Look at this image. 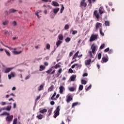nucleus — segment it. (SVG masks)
I'll list each match as a JSON object with an SVG mask.
<instances>
[{"mask_svg": "<svg viewBox=\"0 0 124 124\" xmlns=\"http://www.w3.org/2000/svg\"><path fill=\"white\" fill-rule=\"evenodd\" d=\"M62 68H60L59 71H58V72L60 73V74H61V73H62Z\"/></svg>", "mask_w": 124, "mask_h": 124, "instance_id": "60", "label": "nucleus"}, {"mask_svg": "<svg viewBox=\"0 0 124 124\" xmlns=\"http://www.w3.org/2000/svg\"><path fill=\"white\" fill-rule=\"evenodd\" d=\"M12 120H13V115H9L6 117V121L8 123L12 122Z\"/></svg>", "mask_w": 124, "mask_h": 124, "instance_id": "5", "label": "nucleus"}, {"mask_svg": "<svg viewBox=\"0 0 124 124\" xmlns=\"http://www.w3.org/2000/svg\"><path fill=\"white\" fill-rule=\"evenodd\" d=\"M13 124H17V118L14 120Z\"/></svg>", "mask_w": 124, "mask_h": 124, "instance_id": "48", "label": "nucleus"}, {"mask_svg": "<svg viewBox=\"0 0 124 124\" xmlns=\"http://www.w3.org/2000/svg\"><path fill=\"white\" fill-rule=\"evenodd\" d=\"M51 72H52V68H50L49 70H48L47 71H46V73H48V74H50V73H51Z\"/></svg>", "mask_w": 124, "mask_h": 124, "instance_id": "43", "label": "nucleus"}, {"mask_svg": "<svg viewBox=\"0 0 124 124\" xmlns=\"http://www.w3.org/2000/svg\"><path fill=\"white\" fill-rule=\"evenodd\" d=\"M69 91H70V92H74L75 91H76V88L70 87L69 88Z\"/></svg>", "mask_w": 124, "mask_h": 124, "instance_id": "25", "label": "nucleus"}, {"mask_svg": "<svg viewBox=\"0 0 124 124\" xmlns=\"http://www.w3.org/2000/svg\"><path fill=\"white\" fill-rule=\"evenodd\" d=\"M72 100H73V98L72 97V95H70L68 96L67 99L66 100L67 103H69V102H70V101H72Z\"/></svg>", "mask_w": 124, "mask_h": 124, "instance_id": "11", "label": "nucleus"}, {"mask_svg": "<svg viewBox=\"0 0 124 124\" xmlns=\"http://www.w3.org/2000/svg\"><path fill=\"white\" fill-rule=\"evenodd\" d=\"M98 60H100V59H101V53H99L98 54Z\"/></svg>", "mask_w": 124, "mask_h": 124, "instance_id": "51", "label": "nucleus"}, {"mask_svg": "<svg viewBox=\"0 0 124 124\" xmlns=\"http://www.w3.org/2000/svg\"><path fill=\"white\" fill-rule=\"evenodd\" d=\"M5 47H6V48H8L11 51V50H13V48L9 47V46H5Z\"/></svg>", "mask_w": 124, "mask_h": 124, "instance_id": "52", "label": "nucleus"}, {"mask_svg": "<svg viewBox=\"0 0 124 124\" xmlns=\"http://www.w3.org/2000/svg\"><path fill=\"white\" fill-rule=\"evenodd\" d=\"M10 75L11 77H15V73L12 72Z\"/></svg>", "mask_w": 124, "mask_h": 124, "instance_id": "50", "label": "nucleus"}, {"mask_svg": "<svg viewBox=\"0 0 124 124\" xmlns=\"http://www.w3.org/2000/svg\"><path fill=\"white\" fill-rule=\"evenodd\" d=\"M59 90H60V93H61V94H62V93H63V91L65 90V88H64V87L62 85L60 87Z\"/></svg>", "mask_w": 124, "mask_h": 124, "instance_id": "7", "label": "nucleus"}, {"mask_svg": "<svg viewBox=\"0 0 124 124\" xmlns=\"http://www.w3.org/2000/svg\"><path fill=\"white\" fill-rule=\"evenodd\" d=\"M39 12H41V11H38L35 13V15L37 16L38 18H40V16L38 15V13H39Z\"/></svg>", "mask_w": 124, "mask_h": 124, "instance_id": "38", "label": "nucleus"}, {"mask_svg": "<svg viewBox=\"0 0 124 124\" xmlns=\"http://www.w3.org/2000/svg\"><path fill=\"white\" fill-rule=\"evenodd\" d=\"M59 11H60V8H54L53 9V13H54V14H57V13H58Z\"/></svg>", "mask_w": 124, "mask_h": 124, "instance_id": "19", "label": "nucleus"}, {"mask_svg": "<svg viewBox=\"0 0 124 124\" xmlns=\"http://www.w3.org/2000/svg\"><path fill=\"white\" fill-rule=\"evenodd\" d=\"M6 111H10V110H11V106H8V107L6 108Z\"/></svg>", "mask_w": 124, "mask_h": 124, "instance_id": "42", "label": "nucleus"}, {"mask_svg": "<svg viewBox=\"0 0 124 124\" xmlns=\"http://www.w3.org/2000/svg\"><path fill=\"white\" fill-rule=\"evenodd\" d=\"M77 105H78V102H75V103H73L72 105V108H74V107H75V106H77Z\"/></svg>", "mask_w": 124, "mask_h": 124, "instance_id": "31", "label": "nucleus"}, {"mask_svg": "<svg viewBox=\"0 0 124 124\" xmlns=\"http://www.w3.org/2000/svg\"><path fill=\"white\" fill-rule=\"evenodd\" d=\"M68 71L69 73H73L74 72L73 70H72L71 68H70Z\"/></svg>", "mask_w": 124, "mask_h": 124, "instance_id": "53", "label": "nucleus"}, {"mask_svg": "<svg viewBox=\"0 0 124 124\" xmlns=\"http://www.w3.org/2000/svg\"><path fill=\"white\" fill-rule=\"evenodd\" d=\"M45 68V67H44V66L42 65H40L39 71H42V70H44Z\"/></svg>", "mask_w": 124, "mask_h": 124, "instance_id": "29", "label": "nucleus"}, {"mask_svg": "<svg viewBox=\"0 0 124 124\" xmlns=\"http://www.w3.org/2000/svg\"><path fill=\"white\" fill-rule=\"evenodd\" d=\"M51 105H55V102L54 101H52L50 102Z\"/></svg>", "mask_w": 124, "mask_h": 124, "instance_id": "59", "label": "nucleus"}, {"mask_svg": "<svg viewBox=\"0 0 124 124\" xmlns=\"http://www.w3.org/2000/svg\"><path fill=\"white\" fill-rule=\"evenodd\" d=\"M63 10H64V7L63 6V5H62V8L60 10L61 13H62Z\"/></svg>", "mask_w": 124, "mask_h": 124, "instance_id": "37", "label": "nucleus"}, {"mask_svg": "<svg viewBox=\"0 0 124 124\" xmlns=\"http://www.w3.org/2000/svg\"><path fill=\"white\" fill-rule=\"evenodd\" d=\"M4 51H5L7 56H8V57H10V53H9V52L8 51H7V50H6V49H4Z\"/></svg>", "mask_w": 124, "mask_h": 124, "instance_id": "35", "label": "nucleus"}, {"mask_svg": "<svg viewBox=\"0 0 124 124\" xmlns=\"http://www.w3.org/2000/svg\"><path fill=\"white\" fill-rule=\"evenodd\" d=\"M77 65H78V63L74 64L73 65H72L71 68H75V66H77Z\"/></svg>", "mask_w": 124, "mask_h": 124, "instance_id": "44", "label": "nucleus"}, {"mask_svg": "<svg viewBox=\"0 0 124 124\" xmlns=\"http://www.w3.org/2000/svg\"><path fill=\"white\" fill-rule=\"evenodd\" d=\"M91 49L92 51H89L88 52V56L91 59H94L95 51H96V49H97V46L94 44H93L91 46Z\"/></svg>", "mask_w": 124, "mask_h": 124, "instance_id": "1", "label": "nucleus"}, {"mask_svg": "<svg viewBox=\"0 0 124 124\" xmlns=\"http://www.w3.org/2000/svg\"><path fill=\"white\" fill-rule=\"evenodd\" d=\"M97 36H98V34H92L90 37V42H93V41H94V40L97 39Z\"/></svg>", "mask_w": 124, "mask_h": 124, "instance_id": "3", "label": "nucleus"}, {"mask_svg": "<svg viewBox=\"0 0 124 124\" xmlns=\"http://www.w3.org/2000/svg\"><path fill=\"white\" fill-rule=\"evenodd\" d=\"M39 99H40V95L37 97V98H36V100H38Z\"/></svg>", "mask_w": 124, "mask_h": 124, "instance_id": "63", "label": "nucleus"}, {"mask_svg": "<svg viewBox=\"0 0 124 124\" xmlns=\"http://www.w3.org/2000/svg\"><path fill=\"white\" fill-rule=\"evenodd\" d=\"M54 90V85H52L48 89V92H52Z\"/></svg>", "mask_w": 124, "mask_h": 124, "instance_id": "26", "label": "nucleus"}, {"mask_svg": "<svg viewBox=\"0 0 124 124\" xmlns=\"http://www.w3.org/2000/svg\"><path fill=\"white\" fill-rule=\"evenodd\" d=\"M91 62H92V59L86 60L85 61V65H90Z\"/></svg>", "mask_w": 124, "mask_h": 124, "instance_id": "9", "label": "nucleus"}, {"mask_svg": "<svg viewBox=\"0 0 124 124\" xmlns=\"http://www.w3.org/2000/svg\"><path fill=\"white\" fill-rule=\"evenodd\" d=\"M16 11H18L14 9H11L9 10L10 13H14L16 12Z\"/></svg>", "mask_w": 124, "mask_h": 124, "instance_id": "28", "label": "nucleus"}, {"mask_svg": "<svg viewBox=\"0 0 124 124\" xmlns=\"http://www.w3.org/2000/svg\"><path fill=\"white\" fill-rule=\"evenodd\" d=\"M43 88H44V85H40L38 89V91L40 92V91H42V89H43Z\"/></svg>", "mask_w": 124, "mask_h": 124, "instance_id": "32", "label": "nucleus"}, {"mask_svg": "<svg viewBox=\"0 0 124 124\" xmlns=\"http://www.w3.org/2000/svg\"><path fill=\"white\" fill-rule=\"evenodd\" d=\"M44 64L46 65V66H48V65H49V63H48L47 62H45Z\"/></svg>", "mask_w": 124, "mask_h": 124, "instance_id": "62", "label": "nucleus"}, {"mask_svg": "<svg viewBox=\"0 0 124 124\" xmlns=\"http://www.w3.org/2000/svg\"><path fill=\"white\" fill-rule=\"evenodd\" d=\"M72 34H73L74 35L76 34V33H77L78 32V31H72Z\"/></svg>", "mask_w": 124, "mask_h": 124, "instance_id": "47", "label": "nucleus"}, {"mask_svg": "<svg viewBox=\"0 0 124 124\" xmlns=\"http://www.w3.org/2000/svg\"><path fill=\"white\" fill-rule=\"evenodd\" d=\"M10 33L8 32V31H6L5 32H4V34H8V35H9Z\"/></svg>", "mask_w": 124, "mask_h": 124, "instance_id": "64", "label": "nucleus"}, {"mask_svg": "<svg viewBox=\"0 0 124 124\" xmlns=\"http://www.w3.org/2000/svg\"><path fill=\"white\" fill-rule=\"evenodd\" d=\"M100 33L102 36H104V33L102 31V28H100Z\"/></svg>", "mask_w": 124, "mask_h": 124, "instance_id": "30", "label": "nucleus"}, {"mask_svg": "<svg viewBox=\"0 0 124 124\" xmlns=\"http://www.w3.org/2000/svg\"><path fill=\"white\" fill-rule=\"evenodd\" d=\"M87 6V3L86 0H81L80 1V7H86Z\"/></svg>", "mask_w": 124, "mask_h": 124, "instance_id": "4", "label": "nucleus"}, {"mask_svg": "<svg viewBox=\"0 0 124 124\" xmlns=\"http://www.w3.org/2000/svg\"><path fill=\"white\" fill-rule=\"evenodd\" d=\"M60 67H61V65L58 63V64H56V65L52 66L51 68H55V69H57V68H59Z\"/></svg>", "mask_w": 124, "mask_h": 124, "instance_id": "21", "label": "nucleus"}, {"mask_svg": "<svg viewBox=\"0 0 124 124\" xmlns=\"http://www.w3.org/2000/svg\"><path fill=\"white\" fill-rule=\"evenodd\" d=\"M90 89H92V85H90L86 90V91H89Z\"/></svg>", "mask_w": 124, "mask_h": 124, "instance_id": "56", "label": "nucleus"}, {"mask_svg": "<svg viewBox=\"0 0 124 124\" xmlns=\"http://www.w3.org/2000/svg\"><path fill=\"white\" fill-rule=\"evenodd\" d=\"M39 112L41 113V114H44V113H47V109L46 108H44V109H41L39 108Z\"/></svg>", "mask_w": 124, "mask_h": 124, "instance_id": "10", "label": "nucleus"}, {"mask_svg": "<svg viewBox=\"0 0 124 124\" xmlns=\"http://www.w3.org/2000/svg\"><path fill=\"white\" fill-rule=\"evenodd\" d=\"M37 118L39 120H42V118H43V115H42V114H40L39 115L37 116Z\"/></svg>", "mask_w": 124, "mask_h": 124, "instance_id": "27", "label": "nucleus"}, {"mask_svg": "<svg viewBox=\"0 0 124 124\" xmlns=\"http://www.w3.org/2000/svg\"><path fill=\"white\" fill-rule=\"evenodd\" d=\"M13 68H7L6 69L5 71V73H8L9 72H10L11 70H12Z\"/></svg>", "mask_w": 124, "mask_h": 124, "instance_id": "22", "label": "nucleus"}, {"mask_svg": "<svg viewBox=\"0 0 124 124\" xmlns=\"http://www.w3.org/2000/svg\"><path fill=\"white\" fill-rule=\"evenodd\" d=\"M83 89H84V86L82 85H79L78 90L79 91H83Z\"/></svg>", "mask_w": 124, "mask_h": 124, "instance_id": "36", "label": "nucleus"}, {"mask_svg": "<svg viewBox=\"0 0 124 124\" xmlns=\"http://www.w3.org/2000/svg\"><path fill=\"white\" fill-rule=\"evenodd\" d=\"M52 111H53V109L52 108H50L48 110V112L49 113L48 114V116H51V115L52 114Z\"/></svg>", "mask_w": 124, "mask_h": 124, "instance_id": "34", "label": "nucleus"}, {"mask_svg": "<svg viewBox=\"0 0 124 124\" xmlns=\"http://www.w3.org/2000/svg\"><path fill=\"white\" fill-rule=\"evenodd\" d=\"M64 29H65V30H68V29H69V26L68 25V24H66L65 26Z\"/></svg>", "mask_w": 124, "mask_h": 124, "instance_id": "46", "label": "nucleus"}, {"mask_svg": "<svg viewBox=\"0 0 124 124\" xmlns=\"http://www.w3.org/2000/svg\"><path fill=\"white\" fill-rule=\"evenodd\" d=\"M52 3L54 6H60V4L56 1H53Z\"/></svg>", "mask_w": 124, "mask_h": 124, "instance_id": "23", "label": "nucleus"}, {"mask_svg": "<svg viewBox=\"0 0 124 124\" xmlns=\"http://www.w3.org/2000/svg\"><path fill=\"white\" fill-rule=\"evenodd\" d=\"M50 44H47L46 46V49H47V50H49V49H50Z\"/></svg>", "mask_w": 124, "mask_h": 124, "instance_id": "45", "label": "nucleus"}, {"mask_svg": "<svg viewBox=\"0 0 124 124\" xmlns=\"http://www.w3.org/2000/svg\"><path fill=\"white\" fill-rule=\"evenodd\" d=\"M40 45H38L37 46H36L35 47V49H39V48H40Z\"/></svg>", "mask_w": 124, "mask_h": 124, "instance_id": "58", "label": "nucleus"}, {"mask_svg": "<svg viewBox=\"0 0 124 124\" xmlns=\"http://www.w3.org/2000/svg\"><path fill=\"white\" fill-rule=\"evenodd\" d=\"M62 42L60 40H58L57 42H56L57 48H58V47H59L60 46V45H61V44H62Z\"/></svg>", "mask_w": 124, "mask_h": 124, "instance_id": "20", "label": "nucleus"}, {"mask_svg": "<svg viewBox=\"0 0 124 124\" xmlns=\"http://www.w3.org/2000/svg\"><path fill=\"white\" fill-rule=\"evenodd\" d=\"M5 115L6 116H9L10 114H9V113H7V112H4V115Z\"/></svg>", "mask_w": 124, "mask_h": 124, "instance_id": "55", "label": "nucleus"}, {"mask_svg": "<svg viewBox=\"0 0 124 124\" xmlns=\"http://www.w3.org/2000/svg\"><path fill=\"white\" fill-rule=\"evenodd\" d=\"M101 27H102V24L99 22H97L95 25L96 31H97L98 29L101 28Z\"/></svg>", "mask_w": 124, "mask_h": 124, "instance_id": "6", "label": "nucleus"}, {"mask_svg": "<svg viewBox=\"0 0 124 124\" xmlns=\"http://www.w3.org/2000/svg\"><path fill=\"white\" fill-rule=\"evenodd\" d=\"M70 40H71V39L69 37H67V38H66L65 39V42H69V41H70Z\"/></svg>", "mask_w": 124, "mask_h": 124, "instance_id": "39", "label": "nucleus"}, {"mask_svg": "<svg viewBox=\"0 0 124 124\" xmlns=\"http://www.w3.org/2000/svg\"><path fill=\"white\" fill-rule=\"evenodd\" d=\"M22 52H23V50H21V51H19V52L16 51H14L13 52V53H14V54L15 55H19V54H21V53H22Z\"/></svg>", "mask_w": 124, "mask_h": 124, "instance_id": "24", "label": "nucleus"}, {"mask_svg": "<svg viewBox=\"0 0 124 124\" xmlns=\"http://www.w3.org/2000/svg\"><path fill=\"white\" fill-rule=\"evenodd\" d=\"M76 78V75H73L70 78V81H71L72 82H73L74 81H75V79Z\"/></svg>", "mask_w": 124, "mask_h": 124, "instance_id": "16", "label": "nucleus"}, {"mask_svg": "<svg viewBox=\"0 0 124 124\" xmlns=\"http://www.w3.org/2000/svg\"><path fill=\"white\" fill-rule=\"evenodd\" d=\"M58 38L60 41H62L63 40V36L62 34H60L58 35Z\"/></svg>", "mask_w": 124, "mask_h": 124, "instance_id": "15", "label": "nucleus"}, {"mask_svg": "<svg viewBox=\"0 0 124 124\" xmlns=\"http://www.w3.org/2000/svg\"><path fill=\"white\" fill-rule=\"evenodd\" d=\"M81 83L83 85H86V84H87V81H86L84 79H82V80H81Z\"/></svg>", "mask_w": 124, "mask_h": 124, "instance_id": "41", "label": "nucleus"}, {"mask_svg": "<svg viewBox=\"0 0 124 124\" xmlns=\"http://www.w3.org/2000/svg\"><path fill=\"white\" fill-rule=\"evenodd\" d=\"M79 51H78L74 55L73 58H72V60H75V59H77L79 56Z\"/></svg>", "mask_w": 124, "mask_h": 124, "instance_id": "13", "label": "nucleus"}, {"mask_svg": "<svg viewBox=\"0 0 124 124\" xmlns=\"http://www.w3.org/2000/svg\"><path fill=\"white\" fill-rule=\"evenodd\" d=\"M56 95H57V93L55 92L53 95L50 98V99L51 100H57V99L56 98H54L55 97Z\"/></svg>", "mask_w": 124, "mask_h": 124, "instance_id": "14", "label": "nucleus"}, {"mask_svg": "<svg viewBox=\"0 0 124 124\" xmlns=\"http://www.w3.org/2000/svg\"><path fill=\"white\" fill-rule=\"evenodd\" d=\"M87 76H88V73H85L83 74V77H87Z\"/></svg>", "mask_w": 124, "mask_h": 124, "instance_id": "57", "label": "nucleus"}, {"mask_svg": "<svg viewBox=\"0 0 124 124\" xmlns=\"http://www.w3.org/2000/svg\"><path fill=\"white\" fill-rule=\"evenodd\" d=\"M99 11L100 14H103V13H104V9L103 8V7H101L99 9Z\"/></svg>", "mask_w": 124, "mask_h": 124, "instance_id": "18", "label": "nucleus"}, {"mask_svg": "<svg viewBox=\"0 0 124 124\" xmlns=\"http://www.w3.org/2000/svg\"><path fill=\"white\" fill-rule=\"evenodd\" d=\"M109 51H110V48L109 47H108L104 50V52H109Z\"/></svg>", "mask_w": 124, "mask_h": 124, "instance_id": "49", "label": "nucleus"}, {"mask_svg": "<svg viewBox=\"0 0 124 124\" xmlns=\"http://www.w3.org/2000/svg\"><path fill=\"white\" fill-rule=\"evenodd\" d=\"M5 104H6V103H5V102H1V105H5Z\"/></svg>", "mask_w": 124, "mask_h": 124, "instance_id": "61", "label": "nucleus"}, {"mask_svg": "<svg viewBox=\"0 0 124 124\" xmlns=\"http://www.w3.org/2000/svg\"><path fill=\"white\" fill-rule=\"evenodd\" d=\"M104 47H105V44H103L100 46V49L102 50V49H103Z\"/></svg>", "mask_w": 124, "mask_h": 124, "instance_id": "40", "label": "nucleus"}, {"mask_svg": "<svg viewBox=\"0 0 124 124\" xmlns=\"http://www.w3.org/2000/svg\"><path fill=\"white\" fill-rule=\"evenodd\" d=\"M12 24L14 26H17V22H16L15 21H13Z\"/></svg>", "mask_w": 124, "mask_h": 124, "instance_id": "54", "label": "nucleus"}, {"mask_svg": "<svg viewBox=\"0 0 124 124\" xmlns=\"http://www.w3.org/2000/svg\"><path fill=\"white\" fill-rule=\"evenodd\" d=\"M93 14L97 19H99L100 16L99 15V13H97V10H95L93 12Z\"/></svg>", "mask_w": 124, "mask_h": 124, "instance_id": "8", "label": "nucleus"}, {"mask_svg": "<svg viewBox=\"0 0 124 124\" xmlns=\"http://www.w3.org/2000/svg\"><path fill=\"white\" fill-rule=\"evenodd\" d=\"M60 106H58L56 108V109L54 111V115H53L54 118L56 119L60 115Z\"/></svg>", "mask_w": 124, "mask_h": 124, "instance_id": "2", "label": "nucleus"}, {"mask_svg": "<svg viewBox=\"0 0 124 124\" xmlns=\"http://www.w3.org/2000/svg\"><path fill=\"white\" fill-rule=\"evenodd\" d=\"M105 25L106 27L110 26V22L109 21H106L105 22Z\"/></svg>", "mask_w": 124, "mask_h": 124, "instance_id": "33", "label": "nucleus"}, {"mask_svg": "<svg viewBox=\"0 0 124 124\" xmlns=\"http://www.w3.org/2000/svg\"><path fill=\"white\" fill-rule=\"evenodd\" d=\"M8 24H9V20H7V19L4 20L2 22V25L3 26H7V25H8Z\"/></svg>", "mask_w": 124, "mask_h": 124, "instance_id": "12", "label": "nucleus"}, {"mask_svg": "<svg viewBox=\"0 0 124 124\" xmlns=\"http://www.w3.org/2000/svg\"><path fill=\"white\" fill-rule=\"evenodd\" d=\"M102 60L103 62H107L109 59L108 58H106V57L104 56L102 58Z\"/></svg>", "mask_w": 124, "mask_h": 124, "instance_id": "17", "label": "nucleus"}]
</instances>
